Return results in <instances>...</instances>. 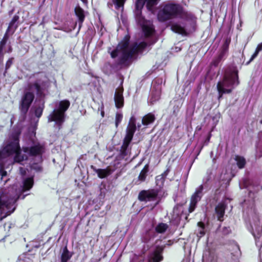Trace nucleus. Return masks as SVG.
Segmentation results:
<instances>
[{
	"instance_id": "nucleus-1",
	"label": "nucleus",
	"mask_w": 262,
	"mask_h": 262,
	"mask_svg": "<svg viewBox=\"0 0 262 262\" xmlns=\"http://www.w3.org/2000/svg\"><path fill=\"white\" fill-rule=\"evenodd\" d=\"M194 15L185 11L180 4L168 2L163 4L157 14V18L160 22H165L179 17L185 20H191Z\"/></svg>"
},
{
	"instance_id": "nucleus-2",
	"label": "nucleus",
	"mask_w": 262,
	"mask_h": 262,
	"mask_svg": "<svg viewBox=\"0 0 262 262\" xmlns=\"http://www.w3.org/2000/svg\"><path fill=\"white\" fill-rule=\"evenodd\" d=\"M130 39V35L128 34H126L118 43L116 48L110 53L111 58L115 59L118 57L120 51L122 52L121 56L118 58L116 63L117 66H124L127 67L129 66V63L128 61L133 57L128 50Z\"/></svg>"
},
{
	"instance_id": "nucleus-3",
	"label": "nucleus",
	"mask_w": 262,
	"mask_h": 262,
	"mask_svg": "<svg viewBox=\"0 0 262 262\" xmlns=\"http://www.w3.org/2000/svg\"><path fill=\"white\" fill-rule=\"evenodd\" d=\"M238 73V71L236 67H228L225 70L222 80L217 82L221 84L222 93H231L233 86L239 84Z\"/></svg>"
},
{
	"instance_id": "nucleus-4",
	"label": "nucleus",
	"mask_w": 262,
	"mask_h": 262,
	"mask_svg": "<svg viewBox=\"0 0 262 262\" xmlns=\"http://www.w3.org/2000/svg\"><path fill=\"white\" fill-rule=\"evenodd\" d=\"M69 100L64 99L59 102L57 108L54 109L48 116L49 122H55L58 126H61L65 121L66 112L70 106Z\"/></svg>"
},
{
	"instance_id": "nucleus-5",
	"label": "nucleus",
	"mask_w": 262,
	"mask_h": 262,
	"mask_svg": "<svg viewBox=\"0 0 262 262\" xmlns=\"http://www.w3.org/2000/svg\"><path fill=\"white\" fill-rule=\"evenodd\" d=\"M160 191V189L157 188L142 190L139 193L138 199L141 202H150L159 198V200L156 203L157 205L159 203L161 198L158 196Z\"/></svg>"
},
{
	"instance_id": "nucleus-6",
	"label": "nucleus",
	"mask_w": 262,
	"mask_h": 262,
	"mask_svg": "<svg viewBox=\"0 0 262 262\" xmlns=\"http://www.w3.org/2000/svg\"><path fill=\"white\" fill-rule=\"evenodd\" d=\"M33 92H26L23 95L20 101L19 108L21 115L26 116L34 99Z\"/></svg>"
},
{
	"instance_id": "nucleus-7",
	"label": "nucleus",
	"mask_w": 262,
	"mask_h": 262,
	"mask_svg": "<svg viewBox=\"0 0 262 262\" xmlns=\"http://www.w3.org/2000/svg\"><path fill=\"white\" fill-rule=\"evenodd\" d=\"M203 190L204 186L202 184L195 189L194 192L191 195L188 208L189 213L195 210L198 202L201 200L204 194Z\"/></svg>"
},
{
	"instance_id": "nucleus-8",
	"label": "nucleus",
	"mask_w": 262,
	"mask_h": 262,
	"mask_svg": "<svg viewBox=\"0 0 262 262\" xmlns=\"http://www.w3.org/2000/svg\"><path fill=\"white\" fill-rule=\"evenodd\" d=\"M49 82L48 80H42L41 78L36 79L32 84H29L30 88L33 86L36 90V95L39 97H44L45 96V91L49 87Z\"/></svg>"
},
{
	"instance_id": "nucleus-9",
	"label": "nucleus",
	"mask_w": 262,
	"mask_h": 262,
	"mask_svg": "<svg viewBox=\"0 0 262 262\" xmlns=\"http://www.w3.org/2000/svg\"><path fill=\"white\" fill-rule=\"evenodd\" d=\"M22 149L25 153L27 154L30 157L38 156L41 158L45 152V146L40 143H37L30 147L23 146Z\"/></svg>"
},
{
	"instance_id": "nucleus-10",
	"label": "nucleus",
	"mask_w": 262,
	"mask_h": 262,
	"mask_svg": "<svg viewBox=\"0 0 262 262\" xmlns=\"http://www.w3.org/2000/svg\"><path fill=\"white\" fill-rule=\"evenodd\" d=\"M124 88L122 85L118 88L114 95V101L115 106L117 108H121L124 106V99L123 97Z\"/></svg>"
},
{
	"instance_id": "nucleus-11",
	"label": "nucleus",
	"mask_w": 262,
	"mask_h": 262,
	"mask_svg": "<svg viewBox=\"0 0 262 262\" xmlns=\"http://www.w3.org/2000/svg\"><path fill=\"white\" fill-rule=\"evenodd\" d=\"M165 246H156L153 251L151 257L149 259V262H160L164 259L162 255Z\"/></svg>"
},
{
	"instance_id": "nucleus-12",
	"label": "nucleus",
	"mask_w": 262,
	"mask_h": 262,
	"mask_svg": "<svg viewBox=\"0 0 262 262\" xmlns=\"http://www.w3.org/2000/svg\"><path fill=\"white\" fill-rule=\"evenodd\" d=\"M74 13L78 19V30H80L85 18V12L81 7L77 6L74 9Z\"/></svg>"
},
{
	"instance_id": "nucleus-13",
	"label": "nucleus",
	"mask_w": 262,
	"mask_h": 262,
	"mask_svg": "<svg viewBox=\"0 0 262 262\" xmlns=\"http://www.w3.org/2000/svg\"><path fill=\"white\" fill-rule=\"evenodd\" d=\"M226 205L224 202L219 203L215 208V212L216 214L217 220L223 222L224 220V216L226 209Z\"/></svg>"
},
{
	"instance_id": "nucleus-14",
	"label": "nucleus",
	"mask_w": 262,
	"mask_h": 262,
	"mask_svg": "<svg viewBox=\"0 0 262 262\" xmlns=\"http://www.w3.org/2000/svg\"><path fill=\"white\" fill-rule=\"evenodd\" d=\"M91 167L97 174L98 177L100 179H104L107 177L114 171V169H111L109 167H107L105 169H96L94 167V166H92Z\"/></svg>"
},
{
	"instance_id": "nucleus-15",
	"label": "nucleus",
	"mask_w": 262,
	"mask_h": 262,
	"mask_svg": "<svg viewBox=\"0 0 262 262\" xmlns=\"http://www.w3.org/2000/svg\"><path fill=\"white\" fill-rule=\"evenodd\" d=\"M20 149L19 143L10 142L4 148V150L8 156L14 155L15 152Z\"/></svg>"
},
{
	"instance_id": "nucleus-16",
	"label": "nucleus",
	"mask_w": 262,
	"mask_h": 262,
	"mask_svg": "<svg viewBox=\"0 0 262 262\" xmlns=\"http://www.w3.org/2000/svg\"><path fill=\"white\" fill-rule=\"evenodd\" d=\"M19 19V17L18 15H14L9 23L7 30V31L11 32V35H13L18 27V21Z\"/></svg>"
},
{
	"instance_id": "nucleus-17",
	"label": "nucleus",
	"mask_w": 262,
	"mask_h": 262,
	"mask_svg": "<svg viewBox=\"0 0 262 262\" xmlns=\"http://www.w3.org/2000/svg\"><path fill=\"white\" fill-rule=\"evenodd\" d=\"M226 55V54L219 51L217 55L214 57L210 63V66L217 67L219 65L220 63L225 59Z\"/></svg>"
},
{
	"instance_id": "nucleus-18",
	"label": "nucleus",
	"mask_w": 262,
	"mask_h": 262,
	"mask_svg": "<svg viewBox=\"0 0 262 262\" xmlns=\"http://www.w3.org/2000/svg\"><path fill=\"white\" fill-rule=\"evenodd\" d=\"M156 120V117L153 114L149 113L145 115L142 119V123L144 125H148L153 123Z\"/></svg>"
},
{
	"instance_id": "nucleus-19",
	"label": "nucleus",
	"mask_w": 262,
	"mask_h": 262,
	"mask_svg": "<svg viewBox=\"0 0 262 262\" xmlns=\"http://www.w3.org/2000/svg\"><path fill=\"white\" fill-rule=\"evenodd\" d=\"M171 30L178 34H181L184 36H187L188 33L185 28L178 24H172L171 26Z\"/></svg>"
},
{
	"instance_id": "nucleus-20",
	"label": "nucleus",
	"mask_w": 262,
	"mask_h": 262,
	"mask_svg": "<svg viewBox=\"0 0 262 262\" xmlns=\"http://www.w3.org/2000/svg\"><path fill=\"white\" fill-rule=\"evenodd\" d=\"M126 0H112V2L107 3V7L112 9L113 5H115V9L119 10L120 8H123L125 3Z\"/></svg>"
},
{
	"instance_id": "nucleus-21",
	"label": "nucleus",
	"mask_w": 262,
	"mask_h": 262,
	"mask_svg": "<svg viewBox=\"0 0 262 262\" xmlns=\"http://www.w3.org/2000/svg\"><path fill=\"white\" fill-rule=\"evenodd\" d=\"M136 129L137 127L127 126L126 134L124 139L132 141Z\"/></svg>"
},
{
	"instance_id": "nucleus-22",
	"label": "nucleus",
	"mask_w": 262,
	"mask_h": 262,
	"mask_svg": "<svg viewBox=\"0 0 262 262\" xmlns=\"http://www.w3.org/2000/svg\"><path fill=\"white\" fill-rule=\"evenodd\" d=\"M141 25H142V31L145 37H149L154 33L155 29L152 27L144 24Z\"/></svg>"
},
{
	"instance_id": "nucleus-23",
	"label": "nucleus",
	"mask_w": 262,
	"mask_h": 262,
	"mask_svg": "<svg viewBox=\"0 0 262 262\" xmlns=\"http://www.w3.org/2000/svg\"><path fill=\"white\" fill-rule=\"evenodd\" d=\"M149 171V165L148 164L144 165L143 168L140 171L138 177V180L141 182H144Z\"/></svg>"
},
{
	"instance_id": "nucleus-24",
	"label": "nucleus",
	"mask_w": 262,
	"mask_h": 262,
	"mask_svg": "<svg viewBox=\"0 0 262 262\" xmlns=\"http://www.w3.org/2000/svg\"><path fill=\"white\" fill-rule=\"evenodd\" d=\"M34 180L33 178H28L26 179L23 183V191L29 190L33 186Z\"/></svg>"
},
{
	"instance_id": "nucleus-25",
	"label": "nucleus",
	"mask_w": 262,
	"mask_h": 262,
	"mask_svg": "<svg viewBox=\"0 0 262 262\" xmlns=\"http://www.w3.org/2000/svg\"><path fill=\"white\" fill-rule=\"evenodd\" d=\"M72 256V254L70 253L67 246L64 247L63 252L61 255V262H68Z\"/></svg>"
},
{
	"instance_id": "nucleus-26",
	"label": "nucleus",
	"mask_w": 262,
	"mask_h": 262,
	"mask_svg": "<svg viewBox=\"0 0 262 262\" xmlns=\"http://www.w3.org/2000/svg\"><path fill=\"white\" fill-rule=\"evenodd\" d=\"M14 154L15 156L14 157V160L16 163H20L28 159V156L27 155H21V149H19Z\"/></svg>"
},
{
	"instance_id": "nucleus-27",
	"label": "nucleus",
	"mask_w": 262,
	"mask_h": 262,
	"mask_svg": "<svg viewBox=\"0 0 262 262\" xmlns=\"http://www.w3.org/2000/svg\"><path fill=\"white\" fill-rule=\"evenodd\" d=\"M234 159L236 162L237 166L239 169H243L245 167L246 161L244 157L237 155L235 156Z\"/></svg>"
},
{
	"instance_id": "nucleus-28",
	"label": "nucleus",
	"mask_w": 262,
	"mask_h": 262,
	"mask_svg": "<svg viewBox=\"0 0 262 262\" xmlns=\"http://www.w3.org/2000/svg\"><path fill=\"white\" fill-rule=\"evenodd\" d=\"M135 15L136 21L140 25L145 23V18L142 15V10L135 9Z\"/></svg>"
},
{
	"instance_id": "nucleus-29",
	"label": "nucleus",
	"mask_w": 262,
	"mask_h": 262,
	"mask_svg": "<svg viewBox=\"0 0 262 262\" xmlns=\"http://www.w3.org/2000/svg\"><path fill=\"white\" fill-rule=\"evenodd\" d=\"M230 42L231 38H226L219 51L227 55L229 51V47Z\"/></svg>"
},
{
	"instance_id": "nucleus-30",
	"label": "nucleus",
	"mask_w": 262,
	"mask_h": 262,
	"mask_svg": "<svg viewBox=\"0 0 262 262\" xmlns=\"http://www.w3.org/2000/svg\"><path fill=\"white\" fill-rule=\"evenodd\" d=\"M6 208L7 209L10 208V203L8 200L3 199V193L0 191V210Z\"/></svg>"
},
{
	"instance_id": "nucleus-31",
	"label": "nucleus",
	"mask_w": 262,
	"mask_h": 262,
	"mask_svg": "<svg viewBox=\"0 0 262 262\" xmlns=\"http://www.w3.org/2000/svg\"><path fill=\"white\" fill-rule=\"evenodd\" d=\"M168 226L166 223H160L155 228V231L158 233H163L168 229Z\"/></svg>"
},
{
	"instance_id": "nucleus-32",
	"label": "nucleus",
	"mask_w": 262,
	"mask_h": 262,
	"mask_svg": "<svg viewBox=\"0 0 262 262\" xmlns=\"http://www.w3.org/2000/svg\"><path fill=\"white\" fill-rule=\"evenodd\" d=\"M261 51H262V42L258 44L254 53L252 55L250 60L246 63V65L249 64L252 61H253L257 56L259 52Z\"/></svg>"
},
{
	"instance_id": "nucleus-33",
	"label": "nucleus",
	"mask_w": 262,
	"mask_h": 262,
	"mask_svg": "<svg viewBox=\"0 0 262 262\" xmlns=\"http://www.w3.org/2000/svg\"><path fill=\"white\" fill-rule=\"evenodd\" d=\"M146 2V7L147 9L149 11H152L154 7L156 6L160 0H145Z\"/></svg>"
},
{
	"instance_id": "nucleus-34",
	"label": "nucleus",
	"mask_w": 262,
	"mask_h": 262,
	"mask_svg": "<svg viewBox=\"0 0 262 262\" xmlns=\"http://www.w3.org/2000/svg\"><path fill=\"white\" fill-rule=\"evenodd\" d=\"M44 108V102L42 103L41 105H39V106L36 107L34 110L35 116L38 118H39L42 116Z\"/></svg>"
},
{
	"instance_id": "nucleus-35",
	"label": "nucleus",
	"mask_w": 262,
	"mask_h": 262,
	"mask_svg": "<svg viewBox=\"0 0 262 262\" xmlns=\"http://www.w3.org/2000/svg\"><path fill=\"white\" fill-rule=\"evenodd\" d=\"M21 134V131L18 129L13 132L11 135V139L13 140L12 142L15 143H19V136Z\"/></svg>"
},
{
	"instance_id": "nucleus-36",
	"label": "nucleus",
	"mask_w": 262,
	"mask_h": 262,
	"mask_svg": "<svg viewBox=\"0 0 262 262\" xmlns=\"http://www.w3.org/2000/svg\"><path fill=\"white\" fill-rule=\"evenodd\" d=\"M135 43L136 45L139 53L142 52L148 45L147 43L145 41L140 42L139 43H138L137 42H135Z\"/></svg>"
},
{
	"instance_id": "nucleus-37",
	"label": "nucleus",
	"mask_w": 262,
	"mask_h": 262,
	"mask_svg": "<svg viewBox=\"0 0 262 262\" xmlns=\"http://www.w3.org/2000/svg\"><path fill=\"white\" fill-rule=\"evenodd\" d=\"M153 237L152 235H150V230H147L142 238V242L145 243H148Z\"/></svg>"
},
{
	"instance_id": "nucleus-38",
	"label": "nucleus",
	"mask_w": 262,
	"mask_h": 262,
	"mask_svg": "<svg viewBox=\"0 0 262 262\" xmlns=\"http://www.w3.org/2000/svg\"><path fill=\"white\" fill-rule=\"evenodd\" d=\"M131 142V141L123 139V143L120 150L127 151L128 147Z\"/></svg>"
},
{
	"instance_id": "nucleus-39",
	"label": "nucleus",
	"mask_w": 262,
	"mask_h": 262,
	"mask_svg": "<svg viewBox=\"0 0 262 262\" xmlns=\"http://www.w3.org/2000/svg\"><path fill=\"white\" fill-rule=\"evenodd\" d=\"M145 3V0H137L135 3V9L142 10Z\"/></svg>"
},
{
	"instance_id": "nucleus-40",
	"label": "nucleus",
	"mask_w": 262,
	"mask_h": 262,
	"mask_svg": "<svg viewBox=\"0 0 262 262\" xmlns=\"http://www.w3.org/2000/svg\"><path fill=\"white\" fill-rule=\"evenodd\" d=\"M128 50L133 56L139 53L135 42L132 45Z\"/></svg>"
},
{
	"instance_id": "nucleus-41",
	"label": "nucleus",
	"mask_w": 262,
	"mask_h": 262,
	"mask_svg": "<svg viewBox=\"0 0 262 262\" xmlns=\"http://www.w3.org/2000/svg\"><path fill=\"white\" fill-rule=\"evenodd\" d=\"M123 118V115L121 114L117 113L115 117V125L118 127L119 124L121 123Z\"/></svg>"
},
{
	"instance_id": "nucleus-42",
	"label": "nucleus",
	"mask_w": 262,
	"mask_h": 262,
	"mask_svg": "<svg viewBox=\"0 0 262 262\" xmlns=\"http://www.w3.org/2000/svg\"><path fill=\"white\" fill-rule=\"evenodd\" d=\"M165 179H166V178L162 174H160L159 176H157L156 177V182L157 185H158V183L159 182H160L162 184V185H163L165 181Z\"/></svg>"
},
{
	"instance_id": "nucleus-43",
	"label": "nucleus",
	"mask_w": 262,
	"mask_h": 262,
	"mask_svg": "<svg viewBox=\"0 0 262 262\" xmlns=\"http://www.w3.org/2000/svg\"><path fill=\"white\" fill-rule=\"evenodd\" d=\"M14 60L13 57H11L8 59V60L7 61L6 64H5V73L7 72V71L9 70V69L11 67L12 64H13Z\"/></svg>"
},
{
	"instance_id": "nucleus-44",
	"label": "nucleus",
	"mask_w": 262,
	"mask_h": 262,
	"mask_svg": "<svg viewBox=\"0 0 262 262\" xmlns=\"http://www.w3.org/2000/svg\"><path fill=\"white\" fill-rule=\"evenodd\" d=\"M181 105L179 104H175L173 107L172 115L174 116H177L178 113L180 111Z\"/></svg>"
},
{
	"instance_id": "nucleus-45",
	"label": "nucleus",
	"mask_w": 262,
	"mask_h": 262,
	"mask_svg": "<svg viewBox=\"0 0 262 262\" xmlns=\"http://www.w3.org/2000/svg\"><path fill=\"white\" fill-rule=\"evenodd\" d=\"M127 126L137 127L136 119L134 116L130 118Z\"/></svg>"
},
{
	"instance_id": "nucleus-46",
	"label": "nucleus",
	"mask_w": 262,
	"mask_h": 262,
	"mask_svg": "<svg viewBox=\"0 0 262 262\" xmlns=\"http://www.w3.org/2000/svg\"><path fill=\"white\" fill-rule=\"evenodd\" d=\"M222 233L224 235H227L231 233L230 227H224L223 228Z\"/></svg>"
},
{
	"instance_id": "nucleus-47",
	"label": "nucleus",
	"mask_w": 262,
	"mask_h": 262,
	"mask_svg": "<svg viewBox=\"0 0 262 262\" xmlns=\"http://www.w3.org/2000/svg\"><path fill=\"white\" fill-rule=\"evenodd\" d=\"M127 156V151L120 150V153L118 156L119 159H123Z\"/></svg>"
},
{
	"instance_id": "nucleus-48",
	"label": "nucleus",
	"mask_w": 262,
	"mask_h": 262,
	"mask_svg": "<svg viewBox=\"0 0 262 262\" xmlns=\"http://www.w3.org/2000/svg\"><path fill=\"white\" fill-rule=\"evenodd\" d=\"M212 131V129H211V130L209 133L207 137H206V138L204 141L203 145L202 146L201 148H202L204 145H207L208 144V143L209 142L210 138L212 136L211 133V132Z\"/></svg>"
},
{
	"instance_id": "nucleus-49",
	"label": "nucleus",
	"mask_w": 262,
	"mask_h": 262,
	"mask_svg": "<svg viewBox=\"0 0 262 262\" xmlns=\"http://www.w3.org/2000/svg\"><path fill=\"white\" fill-rule=\"evenodd\" d=\"M216 87H217V91H218V93H219V97H218V99L220 100V99L222 97L224 93H221L222 89H221V85L220 83H217Z\"/></svg>"
},
{
	"instance_id": "nucleus-50",
	"label": "nucleus",
	"mask_w": 262,
	"mask_h": 262,
	"mask_svg": "<svg viewBox=\"0 0 262 262\" xmlns=\"http://www.w3.org/2000/svg\"><path fill=\"white\" fill-rule=\"evenodd\" d=\"M205 234V229H201L200 231L199 232L198 234H197L198 237L199 238H201L202 237L204 236Z\"/></svg>"
},
{
	"instance_id": "nucleus-51",
	"label": "nucleus",
	"mask_w": 262,
	"mask_h": 262,
	"mask_svg": "<svg viewBox=\"0 0 262 262\" xmlns=\"http://www.w3.org/2000/svg\"><path fill=\"white\" fill-rule=\"evenodd\" d=\"M170 167H168L164 171L163 173H162V174L164 176V177L165 178H166V177L167 176V175L168 174L169 172H170Z\"/></svg>"
},
{
	"instance_id": "nucleus-52",
	"label": "nucleus",
	"mask_w": 262,
	"mask_h": 262,
	"mask_svg": "<svg viewBox=\"0 0 262 262\" xmlns=\"http://www.w3.org/2000/svg\"><path fill=\"white\" fill-rule=\"evenodd\" d=\"M198 226L201 228V229H205V224L202 222H199L198 223Z\"/></svg>"
},
{
	"instance_id": "nucleus-53",
	"label": "nucleus",
	"mask_w": 262,
	"mask_h": 262,
	"mask_svg": "<svg viewBox=\"0 0 262 262\" xmlns=\"http://www.w3.org/2000/svg\"><path fill=\"white\" fill-rule=\"evenodd\" d=\"M7 175V171L3 170H0V176H1V179H2L4 177Z\"/></svg>"
},
{
	"instance_id": "nucleus-54",
	"label": "nucleus",
	"mask_w": 262,
	"mask_h": 262,
	"mask_svg": "<svg viewBox=\"0 0 262 262\" xmlns=\"http://www.w3.org/2000/svg\"><path fill=\"white\" fill-rule=\"evenodd\" d=\"M110 67V68L113 67V65L111 64L110 62L106 63L104 65V67Z\"/></svg>"
},
{
	"instance_id": "nucleus-55",
	"label": "nucleus",
	"mask_w": 262,
	"mask_h": 262,
	"mask_svg": "<svg viewBox=\"0 0 262 262\" xmlns=\"http://www.w3.org/2000/svg\"><path fill=\"white\" fill-rule=\"evenodd\" d=\"M12 48L11 47V46H10L8 50L7 51V52L11 53V52H12Z\"/></svg>"
},
{
	"instance_id": "nucleus-56",
	"label": "nucleus",
	"mask_w": 262,
	"mask_h": 262,
	"mask_svg": "<svg viewBox=\"0 0 262 262\" xmlns=\"http://www.w3.org/2000/svg\"><path fill=\"white\" fill-rule=\"evenodd\" d=\"M101 115L102 117H104V112L103 111H101Z\"/></svg>"
},
{
	"instance_id": "nucleus-57",
	"label": "nucleus",
	"mask_w": 262,
	"mask_h": 262,
	"mask_svg": "<svg viewBox=\"0 0 262 262\" xmlns=\"http://www.w3.org/2000/svg\"><path fill=\"white\" fill-rule=\"evenodd\" d=\"M2 158H3L2 152L1 151H0V160L2 159Z\"/></svg>"
},
{
	"instance_id": "nucleus-58",
	"label": "nucleus",
	"mask_w": 262,
	"mask_h": 262,
	"mask_svg": "<svg viewBox=\"0 0 262 262\" xmlns=\"http://www.w3.org/2000/svg\"><path fill=\"white\" fill-rule=\"evenodd\" d=\"M260 124H262V119L259 121Z\"/></svg>"
},
{
	"instance_id": "nucleus-59",
	"label": "nucleus",
	"mask_w": 262,
	"mask_h": 262,
	"mask_svg": "<svg viewBox=\"0 0 262 262\" xmlns=\"http://www.w3.org/2000/svg\"><path fill=\"white\" fill-rule=\"evenodd\" d=\"M82 2H85V1H86V0H81Z\"/></svg>"
},
{
	"instance_id": "nucleus-60",
	"label": "nucleus",
	"mask_w": 262,
	"mask_h": 262,
	"mask_svg": "<svg viewBox=\"0 0 262 262\" xmlns=\"http://www.w3.org/2000/svg\"><path fill=\"white\" fill-rule=\"evenodd\" d=\"M111 48H110L109 49H108V52H109V50H111Z\"/></svg>"
},
{
	"instance_id": "nucleus-61",
	"label": "nucleus",
	"mask_w": 262,
	"mask_h": 262,
	"mask_svg": "<svg viewBox=\"0 0 262 262\" xmlns=\"http://www.w3.org/2000/svg\"><path fill=\"white\" fill-rule=\"evenodd\" d=\"M187 218H188V217H187V216H186L185 219H186V220H187Z\"/></svg>"
}]
</instances>
